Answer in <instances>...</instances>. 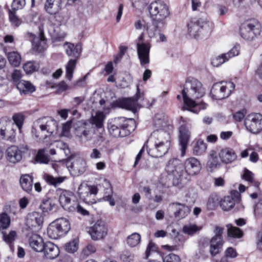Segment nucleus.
<instances>
[{"instance_id": "nucleus-1", "label": "nucleus", "mask_w": 262, "mask_h": 262, "mask_svg": "<svg viewBox=\"0 0 262 262\" xmlns=\"http://www.w3.org/2000/svg\"><path fill=\"white\" fill-rule=\"evenodd\" d=\"M184 106L183 110L197 113L193 108L196 105L195 99H199L204 94L202 83L197 79L189 78L186 81L184 89L182 91Z\"/></svg>"}, {"instance_id": "nucleus-2", "label": "nucleus", "mask_w": 262, "mask_h": 262, "mask_svg": "<svg viewBox=\"0 0 262 262\" xmlns=\"http://www.w3.org/2000/svg\"><path fill=\"white\" fill-rule=\"evenodd\" d=\"M149 12L152 18V24L147 27V33L150 36L155 35L153 29L163 28L165 25V19L167 18L170 11L168 6L164 2L156 1L152 2L149 7Z\"/></svg>"}, {"instance_id": "nucleus-3", "label": "nucleus", "mask_w": 262, "mask_h": 262, "mask_svg": "<svg viewBox=\"0 0 262 262\" xmlns=\"http://www.w3.org/2000/svg\"><path fill=\"white\" fill-rule=\"evenodd\" d=\"M134 119L124 117H117L110 120L107 128L110 134L114 137H124L129 135L136 128Z\"/></svg>"}, {"instance_id": "nucleus-4", "label": "nucleus", "mask_w": 262, "mask_h": 262, "mask_svg": "<svg viewBox=\"0 0 262 262\" xmlns=\"http://www.w3.org/2000/svg\"><path fill=\"white\" fill-rule=\"evenodd\" d=\"M169 135L165 132H154L151 135L153 145L147 150L148 154L152 157H161L168 151L170 145Z\"/></svg>"}, {"instance_id": "nucleus-5", "label": "nucleus", "mask_w": 262, "mask_h": 262, "mask_svg": "<svg viewBox=\"0 0 262 262\" xmlns=\"http://www.w3.org/2000/svg\"><path fill=\"white\" fill-rule=\"evenodd\" d=\"M187 27L188 33L195 39L209 36L212 30V25L202 18L191 19Z\"/></svg>"}, {"instance_id": "nucleus-6", "label": "nucleus", "mask_w": 262, "mask_h": 262, "mask_svg": "<svg viewBox=\"0 0 262 262\" xmlns=\"http://www.w3.org/2000/svg\"><path fill=\"white\" fill-rule=\"evenodd\" d=\"M260 25L254 19L245 21L241 26L240 34L243 38L251 41L258 35L260 34Z\"/></svg>"}, {"instance_id": "nucleus-7", "label": "nucleus", "mask_w": 262, "mask_h": 262, "mask_svg": "<svg viewBox=\"0 0 262 262\" xmlns=\"http://www.w3.org/2000/svg\"><path fill=\"white\" fill-rule=\"evenodd\" d=\"M235 88L231 82H221L213 84L210 94L213 99L221 100L228 97Z\"/></svg>"}, {"instance_id": "nucleus-8", "label": "nucleus", "mask_w": 262, "mask_h": 262, "mask_svg": "<svg viewBox=\"0 0 262 262\" xmlns=\"http://www.w3.org/2000/svg\"><path fill=\"white\" fill-rule=\"evenodd\" d=\"M35 125L42 133L46 132L48 133V134L41 135L40 133H38L35 136L39 139H45L57 130V122L49 118L44 117L39 119L35 122Z\"/></svg>"}, {"instance_id": "nucleus-9", "label": "nucleus", "mask_w": 262, "mask_h": 262, "mask_svg": "<svg viewBox=\"0 0 262 262\" xmlns=\"http://www.w3.org/2000/svg\"><path fill=\"white\" fill-rule=\"evenodd\" d=\"M98 193V189L95 186L81 183L78 187V193L80 198L85 203L92 204L96 202L95 196Z\"/></svg>"}, {"instance_id": "nucleus-10", "label": "nucleus", "mask_w": 262, "mask_h": 262, "mask_svg": "<svg viewBox=\"0 0 262 262\" xmlns=\"http://www.w3.org/2000/svg\"><path fill=\"white\" fill-rule=\"evenodd\" d=\"M88 233L93 241H100L107 236L108 229L104 221L98 220L89 228Z\"/></svg>"}, {"instance_id": "nucleus-11", "label": "nucleus", "mask_w": 262, "mask_h": 262, "mask_svg": "<svg viewBox=\"0 0 262 262\" xmlns=\"http://www.w3.org/2000/svg\"><path fill=\"white\" fill-rule=\"evenodd\" d=\"M184 165L178 159H172L168 161L165 170L169 176L179 180L183 177L185 172L184 170Z\"/></svg>"}, {"instance_id": "nucleus-12", "label": "nucleus", "mask_w": 262, "mask_h": 262, "mask_svg": "<svg viewBox=\"0 0 262 262\" xmlns=\"http://www.w3.org/2000/svg\"><path fill=\"white\" fill-rule=\"evenodd\" d=\"M245 125L251 133H259L262 130V115L259 113L249 115L245 119Z\"/></svg>"}, {"instance_id": "nucleus-13", "label": "nucleus", "mask_w": 262, "mask_h": 262, "mask_svg": "<svg viewBox=\"0 0 262 262\" xmlns=\"http://www.w3.org/2000/svg\"><path fill=\"white\" fill-rule=\"evenodd\" d=\"M74 199L75 196L72 192L64 190L61 192L59 201L64 210L69 212H74L76 206V201Z\"/></svg>"}, {"instance_id": "nucleus-14", "label": "nucleus", "mask_w": 262, "mask_h": 262, "mask_svg": "<svg viewBox=\"0 0 262 262\" xmlns=\"http://www.w3.org/2000/svg\"><path fill=\"white\" fill-rule=\"evenodd\" d=\"M224 228L220 226H216L214 231L215 235L210 241V252L212 256H214L219 253L222 248L224 242L222 238V233Z\"/></svg>"}, {"instance_id": "nucleus-15", "label": "nucleus", "mask_w": 262, "mask_h": 262, "mask_svg": "<svg viewBox=\"0 0 262 262\" xmlns=\"http://www.w3.org/2000/svg\"><path fill=\"white\" fill-rule=\"evenodd\" d=\"M179 131V142L181 146V156L184 157L190 139L191 133L189 127L185 124H182Z\"/></svg>"}, {"instance_id": "nucleus-16", "label": "nucleus", "mask_w": 262, "mask_h": 262, "mask_svg": "<svg viewBox=\"0 0 262 262\" xmlns=\"http://www.w3.org/2000/svg\"><path fill=\"white\" fill-rule=\"evenodd\" d=\"M94 127L85 121L80 123L75 128V134L82 140L87 141L92 138Z\"/></svg>"}, {"instance_id": "nucleus-17", "label": "nucleus", "mask_w": 262, "mask_h": 262, "mask_svg": "<svg viewBox=\"0 0 262 262\" xmlns=\"http://www.w3.org/2000/svg\"><path fill=\"white\" fill-rule=\"evenodd\" d=\"M137 54L142 66L149 63L150 45L148 43H137Z\"/></svg>"}, {"instance_id": "nucleus-18", "label": "nucleus", "mask_w": 262, "mask_h": 262, "mask_svg": "<svg viewBox=\"0 0 262 262\" xmlns=\"http://www.w3.org/2000/svg\"><path fill=\"white\" fill-rule=\"evenodd\" d=\"M185 171L190 176H195L199 173L202 166L200 161L195 158L187 159L184 162Z\"/></svg>"}, {"instance_id": "nucleus-19", "label": "nucleus", "mask_w": 262, "mask_h": 262, "mask_svg": "<svg viewBox=\"0 0 262 262\" xmlns=\"http://www.w3.org/2000/svg\"><path fill=\"white\" fill-rule=\"evenodd\" d=\"M86 161L82 158L74 159L71 162L68 163V167L74 175L82 174L86 170Z\"/></svg>"}, {"instance_id": "nucleus-20", "label": "nucleus", "mask_w": 262, "mask_h": 262, "mask_svg": "<svg viewBox=\"0 0 262 262\" xmlns=\"http://www.w3.org/2000/svg\"><path fill=\"white\" fill-rule=\"evenodd\" d=\"M42 252H43V257L49 259H54L57 258L60 254L59 247L50 242L46 243Z\"/></svg>"}, {"instance_id": "nucleus-21", "label": "nucleus", "mask_w": 262, "mask_h": 262, "mask_svg": "<svg viewBox=\"0 0 262 262\" xmlns=\"http://www.w3.org/2000/svg\"><path fill=\"white\" fill-rule=\"evenodd\" d=\"M43 218L40 214L33 212L29 214L26 219V225L31 229L38 228L42 224Z\"/></svg>"}, {"instance_id": "nucleus-22", "label": "nucleus", "mask_w": 262, "mask_h": 262, "mask_svg": "<svg viewBox=\"0 0 262 262\" xmlns=\"http://www.w3.org/2000/svg\"><path fill=\"white\" fill-rule=\"evenodd\" d=\"M105 119V115L103 112L98 111L95 115H92L90 118L86 120L88 123H90L94 128L103 129L104 121Z\"/></svg>"}, {"instance_id": "nucleus-23", "label": "nucleus", "mask_w": 262, "mask_h": 262, "mask_svg": "<svg viewBox=\"0 0 262 262\" xmlns=\"http://www.w3.org/2000/svg\"><path fill=\"white\" fill-rule=\"evenodd\" d=\"M8 160L11 163H17L22 159V152L16 146H11L6 150Z\"/></svg>"}, {"instance_id": "nucleus-24", "label": "nucleus", "mask_w": 262, "mask_h": 262, "mask_svg": "<svg viewBox=\"0 0 262 262\" xmlns=\"http://www.w3.org/2000/svg\"><path fill=\"white\" fill-rule=\"evenodd\" d=\"M137 92L135 97L123 99L121 102V106L125 109L134 111L136 110L138 105L137 101L140 97L139 86H137Z\"/></svg>"}, {"instance_id": "nucleus-25", "label": "nucleus", "mask_w": 262, "mask_h": 262, "mask_svg": "<svg viewBox=\"0 0 262 262\" xmlns=\"http://www.w3.org/2000/svg\"><path fill=\"white\" fill-rule=\"evenodd\" d=\"M45 244L42 237L37 234L32 235L29 238V245L37 252H42Z\"/></svg>"}, {"instance_id": "nucleus-26", "label": "nucleus", "mask_w": 262, "mask_h": 262, "mask_svg": "<svg viewBox=\"0 0 262 262\" xmlns=\"http://www.w3.org/2000/svg\"><path fill=\"white\" fill-rule=\"evenodd\" d=\"M61 0H46L45 8L50 14H54L55 17L59 16L57 12L60 9Z\"/></svg>"}, {"instance_id": "nucleus-27", "label": "nucleus", "mask_w": 262, "mask_h": 262, "mask_svg": "<svg viewBox=\"0 0 262 262\" xmlns=\"http://www.w3.org/2000/svg\"><path fill=\"white\" fill-rule=\"evenodd\" d=\"M0 136L3 139L14 141L15 130L14 128V125L8 124L0 128Z\"/></svg>"}, {"instance_id": "nucleus-28", "label": "nucleus", "mask_w": 262, "mask_h": 262, "mask_svg": "<svg viewBox=\"0 0 262 262\" xmlns=\"http://www.w3.org/2000/svg\"><path fill=\"white\" fill-rule=\"evenodd\" d=\"M219 156L223 162L225 163H231L236 158L235 152L230 148L222 149L219 153Z\"/></svg>"}, {"instance_id": "nucleus-29", "label": "nucleus", "mask_w": 262, "mask_h": 262, "mask_svg": "<svg viewBox=\"0 0 262 262\" xmlns=\"http://www.w3.org/2000/svg\"><path fill=\"white\" fill-rule=\"evenodd\" d=\"M33 178L29 174H22L19 182L21 188L28 193L32 190Z\"/></svg>"}, {"instance_id": "nucleus-30", "label": "nucleus", "mask_w": 262, "mask_h": 262, "mask_svg": "<svg viewBox=\"0 0 262 262\" xmlns=\"http://www.w3.org/2000/svg\"><path fill=\"white\" fill-rule=\"evenodd\" d=\"M64 46L66 48V53L69 56L74 57V58H78L81 52V47L80 45L77 44L74 46V44L66 42L64 43Z\"/></svg>"}, {"instance_id": "nucleus-31", "label": "nucleus", "mask_w": 262, "mask_h": 262, "mask_svg": "<svg viewBox=\"0 0 262 262\" xmlns=\"http://www.w3.org/2000/svg\"><path fill=\"white\" fill-rule=\"evenodd\" d=\"M17 88L20 93H32L35 91V86L28 81L21 80L17 84Z\"/></svg>"}, {"instance_id": "nucleus-32", "label": "nucleus", "mask_w": 262, "mask_h": 262, "mask_svg": "<svg viewBox=\"0 0 262 262\" xmlns=\"http://www.w3.org/2000/svg\"><path fill=\"white\" fill-rule=\"evenodd\" d=\"M172 205L175 206L176 207V210L174 213L176 217L183 219L187 215L189 212V207L184 204L173 203Z\"/></svg>"}, {"instance_id": "nucleus-33", "label": "nucleus", "mask_w": 262, "mask_h": 262, "mask_svg": "<svg viewBox=\"0 0 262 262\" xmlns=\"http://www.w3.org/2000/svg\"><path fill=\"white\" fill-rule=\"evenodd\" d=\"M54 222L63 236L66 234L70 229L69 222L66 218L58 219L54 221Z\"/></svg>"}, {"instance_id": "nucleus-34", "label": "nucleus", "mask_w": 262, "mask_h": 262, "mask_svg": "<svg viewBox=\"0 0 262 262\" xmlns=\"http://www.w3.org/2000/svg\"><path fill=\"white\" fill-rule=\"evenodd\" d=\"M33 49L38 52H42L46 48L45 37L43 32H40L39 38L36 39L33 42Z\"/></svg>"}, {"instance_id": "nucleus-35", "label": "nucleus", "mask_w": 262, "mask_h": 262, "mask_svg": "<svg viewBox=\"0 0 262 262\" xmlns=\"http://www.w3.org/2000/svg\"><path fill=\"white\" fill-rule=\"evenodd\" d=\"M47 234L50 238L54 239L63 236L54 222L49 225L47 229Z\"/></svg>"}, {"instance_id": "nucleus-36", "label": "nucleus", "mask_w": 262, "mask_h": 262, "mask_svg": "<svg viewBox=\"0 0 262 262\" xmlns=\"http://www.w3.org/2000/svg\"><path fill=\"white\" fill-rule=\"evenodd\" d=\"M7 58L10 63L13 67H18L21 63V56L17 52H9L7 54Z\"/></svg>"}, {"instance_id": "nucleus-37", "label": "nucleus", "mask_w": 262, "mask_h": 262, "mask_svg": "<svg viewBox=\"0 0 262 262\" xmlns=\"http://www.w3.org/2000/svg\"><path fill=\"white\" fill-rule=\"evenodd\" d=\"M220 165V162L217 157L215 155V152L212 151L210 154L209 159L207 163V167L210 171H212Z\"/></svg>"}, {"instance_id": "nucleus-38", "label": "nucleus", "mask_w": 262, "mask_h": 262, "mask_svg": "<svg viewBox=\"0 0 262 262\" xmlns=\"http://www.w3.org/2000/svg\"><path fill=\"white\" fill-rule=\"evenodd\" d=\"M77 58L71 59L66 66V77L67 79L71 81L73 77V73L76 68Z\"/></svg>"}, {"instance_id": "nucleus-39", "label": "nucleus", "mask_w": 262, "mask_h": 262, "mask_svg": "<svg viewBox=\"0 0 262 262\" xmlns=\"http://www.w3.org/2000/svg\"><path fill=\"white\" fill-rule=\"evenodd\" d=\"M235 205V202L231 196H225L220 202V206L224 211L231 209Z\"/></svg>"}, {"instance_id": "nucleus-40", "label": "nucleus", "mask_w": 262, "mask_h": 262, "mask_svg": "<svg viewBox=\"0 0 262 262\" xmlns=\"http://www.w3.org/2000/svg\"><path fill=\"white\" fill-rule=\"evenodd\" d=\"M43 179L48 184L56 186L63 182L65 178L62 177L55 178L50 174L45 173L43 176Z\"/></svg>"}, {"instance_id": "nucleus-41", "label": "nucleus", "mask_w": 262, "mask_h": 262, "mask_svg": "<svg viewBox=\"0 0 262 262\" xmlns=\"http://www.w3.org/2000/svg\"><path fill=\"white\" fill-rule=\"evenodd\" d=\"M126 242L129 247H135L140 244L141 242V235L138 233H133L127 236Z\"/></svg>"}, {"instance_id": "nucleus-42", "label": "nucleus", "mask_w": 262, "mask_h": 262, "mask_svg": "<svg viewBox=\"0 0 262 262\" xmlns=\"http://www.w3.org/2000/svg\"><path fill=\"white\" fill-rule=\"evenodd\" d=\"M201 228L198 227L195 224L185 225L182 228V231L184 233L190 236L193 235L197 232L201 230Z\"/></svg>"}, {"instance_id": "nucleus-43", "label": "nucleus", "mask_w": 262, "mask_h": 262, "mask_svg": "<svg viewBox=\"0 0 262 262\" xmlns=\"http://www.w3.org/2000/svg\"><path fill=\"white\" fill-rule=\"evenodd\" d=\"M207 148V145L202 140H198L193 148V154L195 155H201L204 153Z\"/></svg>"}, {"instance_id": "nucleus-44", "label": "nucleus", "mask_w": 262, "mask_h": 262, "mask_svg": "<svg viewBox=\"0 0 262 262\" xmlns=\"http://www.w3.org/2000/svg\"><path fill=\"white\" fill-rule=\"evenodd\" d=\"M23 69L27 74H29L37 71L39 67L35 62L28 61L24 64Z\"/></svg>"}, {"instance_id": "nucleus-45", "label": "nucleus", "mask_w": 262, "mask_h": 262, "mask_svg": "<svg viewBox=\"0 0 262 262\" xmlns=\"http://www.w3.org/2000/svg\"><path fill=\"white\" fill-rule=\"evenodd\" d=\"M35 160L37 162L42 164H47L49 162V159L48 155L45 154L44 149H40L38 151Z\"/></svg>"}, {"instance_id": "nucleus-46", "label": "nucleus", "mask_w": 262, "mask_h": 262, "mask_svg": "<svg viewBox=\"0 0 262 262\" xmlns=\"http://www.w3.org/2000/svg\"><path fill=\"white\" fill-rule=\"evenodd\" d=\"M228 235L233 237L240 238L243 235V232L239 228L232 226L230 225H227Z\"/></svg>"}, {"instance_id": "nucleus-47", "label": "nucleus", "mask_w": 262, "mask_h": 262, "mask_svg": "<svg viewBox=\"0 0 262 262\" xmlns=\"http://www.w3.org/2000/svg\"><path fill=\"white\" fill-rule=\"evenodd\" d=\"M219 198L216 195L212 194L211 195L208 200L207 203V207L209 210H213L217 206L219 203Z\"/></svg>"}, {"instance_id": "nucleus-48", "label": "nucleus", "mask_w": 262, "mask_h": 262, "mask_svg": "<svg viewBox=\"0 0 262 262\" xmlns=\"http://www.w3.org/2000/svg\"><path fill=\"white\" fill-rule=\"evenodd\" d=\"M96 251V247L93 244H88L84 247L81 253V256L82 258H86Z\"/></svg>"}, {"instance_id": "nucleus-49", "label": "nucleus", "mask_w": 262, "mask_h": 262, "mask_svg": "<svg viewBox=\"0 0 262 262\" xmlns=\"http://www.w3.org/2000/svg\"><path fill=\"white\" fill-rule=\"evenodd\" d=\"M228 60L227 55L223 54L220 56H218L213 58L211 61V64L213 66L217 67Z\"/></svg>"}, {"instance_id": "nucleus-50", "label": "nucleus", "mask_w": 262, "mask_h": 262, "mask_svg": "<svg viewBox=\"0 0 262 262\" xmlns=\"http://www.w3.org/2000/svg\"><path fill=\"white\" fill-rule=\"evenodd\" d=\"M10 224V217L5 212L0 214L1 227L5 229H7Z\"/></svg>"}, {"instance_id": "nucleus-51", "label": "nucleus", "mask_w": 262, "mask_h": 262, "mask_svg": "<svg viewBox=\"0 0 262 262\" xmlns=\"http://www.w3.org/2000/svg\"><path fill=\"white\" fill-rule=\"evenodd\" d=\"M24 116L21 113L15 114L13 115L12 117L14 123L17 126L20 132L24 121Z\"/></svg>"}, {"instance_id": "nucleus-52", "label": "nucleus", "mask_w": 262, "mask_h": 262, "mask_svg": "<svg viewBox=\"0 0 262 262\" xmlns=\"http://www.w3.org/2000/svg\"><path fill=\"white\" fill-rule=\"evenodd\" d=\"M9 18L13 26H19L21 23V20L16 15L15 12L12 10L9 11Z\"/></svg>"}, {"instance_id": "nucleus-53", "label": "nucleus", "mask_w": 262, "mask_h": 262, "mask_svg": "<svg viewBox=\"0 0 262 262\" xmlns=\"http://www.w3.org/2000/svg\"><path fill=\"white\" fill-rule=\"evenodd\" d=\"M78 249V243L76 240H73L65 245V250L69 253H73Z\"/></svg>"}, {"instance_id": "nucleus-54", "label": "nucleus", "mask_w": 262, "mask_h": 262, "mask_svg": "<svg viewBox=\"0 0 262 262\" xmlns=\"http://www.w3.org/2000/svg\"><path fill=\"white\" fill-rule=\"evenodd\" d=\"M163 262H181V260L179 255L174 253H170L163 257Z\"/></svg>"}, {"instance_id": "nucleus-55", "label": "nucleus", "mask_w": 262, "mask_h": 262, "mask_svg": "<svg viewBox=\"0 0 262 262\" xmlns=\"http://www.w3.org/2000/svg\"><path fill=\"white\" fill-rule=\"evenodd\" d=\"M239 45H236L228 53H225V54L227 55L229 60L231 57L237 56L239 53Z\"/></svg>"}, {"instance_id": "nucleus-56", "label": "nucleus", "mask_w": 262, "mask_h": 262, "mask_svg": "<svg viewBox=\"0 0 262 262\" xmlns=\"http://www.w3.org/2000/svg\"><path fill=\"white\" fill-rule=\"evenodd\" d=\"M120 258L124 262H131L134 258V255L128 251H123L120 255Z\"/></svg>"}, {"instance_id": "nucleus-57", "label": "nucleus", "mask_w": 262, "mask_h": 262, "mask_svg": "<svg viewBox=\"0 0 262 262\" xmlns=\"http://www.w3.org/2000/svg\"><path fill=\"white\" fill-rule=\"evenodd\" d=\"M16 236V232L14 231H11L9 234H4V239L6 243L11 244L15 240Z\"/></svg>"}, {"instance_id": "nucleus-58", "label": "nucleus", "mask_w": 262, "mask_h": 262, "mask_svg": "<svg viewBox=\"0 0 262 262\" xmlns=\"http://www.w3.org/2000/svg\"><path fill=\"white\" fill-rule=\"evenodd\" d=\"M163 28H156L155 29H153V31L155 32V35L153 36H150L148 34V36L149 37L152 38L154 37H156L157 36H159V39L161 41L164 42L166 41V37L165 35L162 34L161 31Z\"/></svg>"}, {"instance_id": "nucleus-59", "label": "nucleus", "mask_w": 262, "mask_h": 262, "mask_svg": "<svg viewBox=\"0 0 262 262\" xmlns=\"http://www.w3.org/2000/svg\"><path fill=\"white\" fill-rule=\"evenodd\" d=\"M157 251V246L156 244L152 241H150L147 245L146 250L145 251V257L147 258L151 252H155Z\"/></svg>"}, {"instance_id": "nucleus-60", "label": "nucleus", "mask_w": 262, "mask_h": 262, "mask_svg": "<svg viewBox=\"0 0 262 262\" xmlns=\"http://www.w3.org/2000/svg\"><path fill=\"white\" fill-rule=\"evenodd\" d=\"M224 255L228 258H234L237 256V253L234 248L229 247L225 251Z\"/></svg>"}, {"instance_id": "nucleus-61", "label": "nucleus", "mask_w": 262, "mask_h": 262, "mask_svg": "<svg viewBox=\"0 0 262 262\" xmlns=\"http://www.w3.org/2000/svg\"><path fill=\"white\" fill-rule=\"evenodd\" d=\"M87 75L83 77L78 79L76 81L73 83L71 88L75 89L77 88H82L85 86V79Z\"/></svg>"}, {"instance_id": "nucleus-62", "label": "nucleus", "mask_w": 262, "mask_h": 262, "mask_svg": "<svg viewBox=\"0 0 262 262\" xmlns=\"http://www.w3.org/2000/svg\"><path fill=\"white\" fill-rule=\"evenodd\" d=\"M25 5V0H13L12 6L14 10H18L22 9Z\"/></svg>"}, {"instance_id": "nucleus-63", "label": "nucleus", "mask_w": 262, "mask_h": 262, "mask_svg": "<svg viewBox=\"0 0 262 262\" xmlns=\"http://www.w3.org/2000/svg\"><path fill=\"white\" fill-rule=\"evenodd\" d=\"M21 78V73L20 70H15L12 74V78L14 82L17 84Z\"/></svg>"}, {"instance_id": "nucleus-64", "label": "nucleus", "mask_w": 262, "mask_h": 262, "mask_svg": "<svg viewBox=\"0 0 262 262\" xmlns=\"http://www.w3.org/2000/svg\"><path fill=\"white\" fill-rule=\"evenodd\" d=\"M243 178L249 182H252L253 180V174L249 170L245 169L243 175Z\"/></svg>"}]
</instances>
